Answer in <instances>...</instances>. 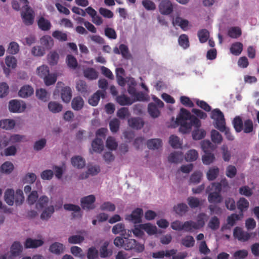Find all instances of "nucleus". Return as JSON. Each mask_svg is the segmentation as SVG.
I'll return each instance as SVG.
<instances>
[{"mask_svg": "<svg viewBox=\"0 0 259 259\" xmlns=\"http://www.w3.org/2000/svg\"><path fill=\"white\" fill-rule=\"evenodd\" d=\"M211 118L215 120V127L220 131L225 130V119L223 112L219 109H215L211 112Z\"/></svg>", "mask_w": 259, "mask_h": 259, "instance_id": "obj_1", "label": "nucleus"}, {"mask_svg": "<svg viewBox=\"0 0 259 259\" xmlns=\"http://www.w3.org/2000/svg\"><path fill=\"white\" fill-rule=\"evenodd\" d=\"M124 243L123 248L126 250H135L137 252H141L144 249L143 245L137 243L136 240L134 239H128L125 236Z\"/></svg>", "mask_w": 259, "mask_h": 259, "instance_id": "obj_2", "label": "nucleus"}, {"mask_svg": "<svg viewBox=\"0 0 259 259\" xmlns=\"http://www.w3.org/2000/svg\"><path fill=\"white\" fill-rule=\"evenodd\" d=\"M21 17L25 25L27 26L31 25L34 23V11L30 7H26L21 12Z\"/></svg>", "mask_w": 259, "mask_h": 259, "instance_id": "obj_3", "label": "nucleus"}, {"mask_svg": "<svg viewBox=\"0 0 259 259\" xmlns=\"http://www.w3.org/2000/svg\"><path fill=\"white\" fill-rule=\"evenodd\" d=\"M96 200L94 195H90L82 198L80 200V203L83 209L90 210L95 208L94 203Z\"/></svg>", "mask_w": 259, "mask_h": 259, "instance_id": "obj_4", "label": "nucleus"}, {"mask_svg": "<svg viewBox=\"0 0 259 259\" xmlns=\"http://www.w3.org/2000/svg\"><path fill=\"white\" fill-rule=\"evenodd\" d=\"M251 235L252 233L244 231L239 227H235L233 232L234 237L237 238L239 241L242 242L248 240L250 238Z\"/></svg>", "mask_w": 259, "mask_h": 259, "instance_id": "obj_5", "label": "nucleus"}, {"mask_svg": "<svg viewBox=\"0 0 259 259\" xmlns=\"http://www.w3.org/2000/svg\"><path fill=\"white\" fill-rule=\"evenodd\" d=\"M143 211L142 208H137L133 211L131 214L125 217V220L134 224L140 223L141 222V217Z\"/></svg>", "mask_w": 259, "mask_h": 259, "instance_id": "obj_6", "label": "nucleus"}, {"mask_svg": "<svg viewBox=\"0 0 259 259\" xmlns=\"http://www.w3.org/2000/svg\"><path fill=\"white\" fill-rule=\"evenodd\" d=\"M159 9L162 14L169 15L173 11V6L169 1L164 0L160 3Z\"/></svg>", "mask_w": 259, "mask_h": 259, "instance_id": "obj_7", "label": "nucleus"}, {"mask_svg": "<svg viewBox=\"0 0 259 259\" xmlns=\"http://www.w3.org/2000/svg\"><path fill=\"white\" fill-rule=\"evenodd\" d=\"M25 104H21V103L16 100H12L10 101L9 104V108L12 112H21L25 109Z\"/></svg>", "mask_w": 259, "mask_h": 259, "instance_id": "obj_8", "label": "nucleus"}, {"mask_svg": "<svg viewBox=\"0 0 259 259\" xmlns=\"http://www.w3.org/2000/svg\"><path fill=\"white\" fill-rule=\"evenodd\" d=\"M109 242L108 241L104 242L99 248L100 256L102 258H106L112 255L113 251L112 248H109Z\"/></svg>", "mask_w": 259, "mask_h": 259, "instance_id": "obj_9", "label": "nucleus"}, {"mask_svg": "<svg viewBox=\"0 0 259 259\" xmlns=\"http://www.w3.org/2000/svg\"><path fill=\"white\" fill-rule=\"evenodd\" d=\"M106 93L105 91H97L89 98L88 101L89 104L93 106H97L101 97L105 98Z\"/></svg>", "mask_w": 259, "mask_h": 259, "instance_id": "obj_10", "label": "nucleus"}, {"mask_svg": "<svg viewBox=\"0 0 259 259\" xmlns=\"http://www.w3.org/2000/svg\"><path fill=\"white\" fill-rule=\"evenodd\" d=\"M44 241L42 239H33L31 238H27L24 246L26 248H36L42 246Z\"/></svg>", "mask_w": 259, "mask_h": 259, "instance_id": "obj_11", "label": "nucleus"}, {"mask_svg": "<svg viewBox=\"0 0 259 259\" xmlns=\"http://www.w3.org/2000/svg\"><path fill=\"white\" fill-rule=\"evenodd\" d=\"M128 124L133 128L140 130L143 127L144 122L140 117H133L128 120Z\"/></svg>", "mask_w": 259, "mask_h": 259, "instance_id": "obj_12", "label": "nucleus"}, {"mask_svg": "<svg viewBox=\"0 0 259 259\" xmlns=\"http://www.w3.org/2000/svg\"><path fill=\"white\" fill-rule=\"evenodd\" d=\"M61 97L63 102L69 103L72 98V91L69 87H65L61 89Z\"/></svg>", "mask_w": 259, "mask_h": 259, "instance_id": "obj_13", "label": "nucleus"}, {"mask_svg": "<svg viewBox=\"0 0 259 259\" xmlns=\"http://www.w3.org/2000/svg\"><path fill=\"white\" fill-rule=\"evenodd\" d=\"M34 92L33 88L29 85L23 86L18 92V95L22 98H27L31 96Z\"/></svg>", "mask_w": 259, "mask_h": 259, "instance_id": "obj_14", "label": "nucleus"}, {"mask_svg": "<svg viewBox=\"0 0 259 259\" xmlns=\"http://www.w3.org/2000/svg\"><path fill=\"white\" fill-rule=\"evenodd\" d=\"M64 246L63 244L55 242L52 243L49 248V251L52 253L59 255L63 252Z\"/></svg>", "mask_w": 259, "mask_h": 259, "instance_id": "obj_15", "label": "nucleus"}, {"mask_svg": "<svg viewBox=\"0 0 259 259\" xmlns=\"http://www.w3.org/2000/svg\"><path fill=\"white\" fill-rule=\"evenodd\" d=\"M15 192L12 189H8L5 192L4 199L5 202L10 206L14 203Z\"/></svg>", "mask_w": 259, "mask_h": 259, "instance_id": "obj_16", "label": "nucleus"}, {"mask_svg": "<svg viewBox=\"0 0 259 259\" xmlns=\"http://www.w3.org/2000/svg\"><path fill=\"white\" fill-rule=\"evenodd\" d=\"M223 197L218 192H210L208 195V201L210 203L218 204L223 201Z\"/></svg>", "mask_w": 259, "mask_h": 259, "instance_id": "obj_17", "label": "nucleus"}, {"mask_svg": "<svg viewBox=\"0 0 259 259\" xmlns=\"http://www.w3.org/2000/svg\"><path fill=\"white\" fill-rule=\"evenodd\" d=\"M84 105L83 99L80 97H76L73 99L71 102V106L73 110L79 111L81 110Z\"/></svg>", "mask_w": 259, "mask_h": 259, "instance_id": "obj_18", "label": "nucleus"}, {"mask_svg": "<svg viewBox=\"0 0 259 259\" xmlns=\"http://www.w3.org/2000/svg\"><path fill=\"white\" fill-rule=\"evenodd\" d=\"M192 115H191V113L188 110L184 108H182L180 109L179 117L176 118V122L181 123V121L189 120Z\"/></svg>", "mask_w": 259, "mask_h": 259, "instance_id": "obj_19", "label": "nucleus"}, {"mask_svg": "<svg viewBox=\"0 0 259 259\" xmlns=\"http://www.w3.org/2000/svg\"><path fill=\"white\" fill-rule=\"evenodd\" d=\"M183 155L182 152H174L171 153L168 157V160L170 163H177L182 161Z\"/></svg>", "mask_w": 259, "mask_h": 259, "instance_id": "obj_20", "label": "nucleus"}, {"mask_svg": "<svg viewBox=\"0 0 259 259\" xmlns=\"http://www.w3.org/2000/svg\"><path fill=\"white\" fill-rule=\"evenodd\" d=\"M220 173L219 168L216 166H212L209 168L206 172V177L209 181L214 180L219 176Z\"/></svg>", "mask_w": 259, "mask_h": 259, "instance_id": "obj_21", "label": "nucleus"}, {"mask_svg": "<svg viewBox=\"0 0 259 259\" xmlns=\"http://www.w3.org/2000/svg\"><path fill=\"white\" fill-rule=\"evenodd\" d=\"M38 27L43 31H48L51 27L50 22L43 17H40L37 21Z\"/></svg>", "mask_w": 259, "mask_h": 259, "instance_id": "obj_22", "label": "nucleus"}, {"mask_svg": "<svg viewBox=\"0 0 259 259\" xmlns=\"http://www.w3.org/2000/svg\"><path fill=\"white\" fill-rule=\"evenodd\" d=\"M55 211V208L53 205H50L46 207L42 211L40 218L42 220H48Z\"/></svg>", "mask_w": 259, "mask_h": 259, "instance_id": "obj_23", "label": "nucleus"}, {"mask_svg": "<svg viewBox=\"0 0 259 259\" xmlns=\"http://www.w3.org/2000/svg\"><path fill=\"white\" fill-rule=\"evenodd\" d=\"M115 100L121 106L130 105L133 103L130 98L125 95L117 96Z\"/></svg>", "mask_w": 259, "mask_h": 259, "instance_id": "obj_24", "label": "nucleus"}, {"mask_svg": "<svg viewBox=\"0 0 259 259\" xmlns=\"http://www.w3.org/2000/svg\"><path fill=\"white\" fill-rule=\"evenodd\" d=\"M183 227V230L187 232H192L194 230L198 229V226L196 223L192 221L185 222Z\"/></svg>", "mask_w": 259, "mask_h": 259, "instance_id": "obj_25", "label": "nucleus"}, {"mask_svg": "<svg viewBox=\"0 0 259 259\" xmlns=\"http://www.w3.org/2000/svg\"><path fill=\"white\" fill-rule=\"evenodd\" d=\"M188 207L185 203H179L174 207V210L180 216H183L188 211Z\"/></svg>", "mask_w": 259, "mask_h": 259, "instance_id": "obj_26", "label": "nucleus"}, {"mask_svg": "<svg viewBox=\"0 0 259 259\" xmlns=\"http://www.w3.org/2000/svg\"><path fill=\"white\" fill-rule=\"evenodd\" d=\"M93 150L98 153H101L104 148L103 142L102 139L96 138L92 143Z\"/></svg>", "mask_w": 259, "mask_h": 259, "instance_id": "obj_27", "label": "nucleus"}, {"mask_svg": "<svg viewBox=\"0 0 259 259\" xmlns=\"http://www.w3.org/2000/svg\"><path fill=\"white\" fill-rule=\"evenodd\" d=\"M140 227L150 235H154L157 233V227L150 223L141 224Z\"/></svg>", "mask_w": 259, "mask_h": 259, "instance_id": "obj_28", "label": "nucleus"}, {"mask_svg": "<svg viewBox=\"0 0 259 259\" xmlns=\"http://www.w3.org/2000/svg\"><path fill=\"white\" fill-rule=\"evenodd\" d=\"M148 111L150 115L154 118L158 117L160 114V112L158 109L157 106L153 103H150L149 104Z\"/></svg>", "mask_w": 259, "mask_h": 259, "instance_id": "obj_29", "label": "nucleus"}, {"mask_svg": "<svg viewBox=\"0 0 259 259\" xmlns=\"http://www.w3.org/2000/svg\"><path fill=\"white\" fill-rule=\"evenodd\" d=\"M230 50L232 54L238 56L242 51L243 45L240 42H236L231 45Z\"/></svg>", "mask_w": 259, "mask_h": 259, "instance_id": "obj_30", "label": "nucleus"}, {"mask_svg": "<svg viewBox=\"0 0 259 259\" xmlns=\"http://www.w3.org/2000/svg\"><path fill=\"white\" fill-rule=\"evenodd\" d=\"M83 74L86 78L90 80L96 79L98 76V72L93 68H88L84 70Z\"/></svg>", "mask_w": 259, "mask_h": 259, "instance_id": "obj_31", "label": "nucleus"}, {"mask_svg": "<svg viewBox=\"0 0 259 259\" xmlns=\"http://www.w3.org/2000/svg\"><path fill=\"white\" fill-rule=\"evenodd\" d=\"M147 145L150 149H158L162 146V141L160 139H153L148 140Z\"/></svg>", "mask_w": 259, "mask_h": 259, "instance_id": "obj_32", "label": "nucleus"}, {"mask_svg": "<svg viewBox=\"0 0 259 259\" xmlns=\"http://www.w3.org/2000/svg\"><path fill=\"white\" fill-rule=\"evenodd\" d=\"M48 108L52 113H57L62 111L63 106L57 102L51 101L48 104Z\"/></svg>", "mask_w": 259, "mask_h": 259, "instance_id": "obj_33", "label": "nucleus"}, {"mask_svg": "<svg viewBox=\"0 0 259 259\" xmlns=\"http://www.w3.org/2000/svg\"><path fill=\"white\" fill-rule=\"evenodd\" d=\"M249 202L244 198L241 197L237 202V206L242 215L243 212L249 207Z\"/></svg>", "mask_w": 259, "mask_h": 259, "instance_id": "obj_34", "label": "nucleus"}, {"mask_svg": "<svg viewBox=\"0 0 259 259\" xmlns=\"http://www.w3.org/2000/svg\"><path fill=\"white\" fill-rule=\"evenodd\" d=\"M71 163L78 168H82L85 166V160L80 156H77L71 158Z\"/></svg>", "mask_w": 259, "mask_h": 259, "instance_id": "obj_35", "label": "nucleus"}, {"mask_svg": "<svg viewBox=\"0 0 259 259\" xmlns=\"http://www.w3.org/2000/svg\"><path fill=\"white\" fill-rule=\"evenodd\" d=\"M15 122L13 119H5L0 121V127L6 130H11L14 127Z\"/></svg>", "mask_w": 259, "mask_h": 259, "instance_id": "obj_36", "label": "nucleus"}, {"mask_svg": "<svg viewBox=\"0 0 259 259\" xmlns=\"http://www.w3.org/2000/svg\"><path fill=\"white\" fill-rule=\"evenodd\" d=\"M233 125L235 131L239 133L243 130V123L241 118L238 116H236L233 120Z\"/></svg>", "mask_w": 259, "mask_h": 259, "instance_id": "obj_37", "label": "nucleus"}, {"mask_svg": "<svg viewBox=\"0 0 259 259\" xmlns=\"http://www.w3.org/2000/svg\"><path fill=\"white\" fill-rule=\"evenodd\" d=\"M66 62L68 67L73 69H75L78 66V62L76 58L72 55H68L66 56Z\"/></svg>", "mask_w": 259, "mask_h": 259, "instance_id": "obj_38", "label": "nucleus"}, {"mask_svg": "<svg viewBox=\"0 0 259 259\" xmlns=\"http://www.w3.org/2000/svg\"><path fill=\"white\" fill-rule=\"evenodd\" d=\"M197 36L199 38V41L201 43H204L208 39L209 32L207 29H202L198 31Z\"/></svg>", "mask_w": 259, "mask_h": 259, "instance_id": "obj_39", "label": "nucleus"}, {"mask_svg": "<svg viewBox=\"0 0 259 259\" xmlns=\"http://www.w3.org/2000/svg\"><path fill=\"white\" fill-rule=\"evenodd\" d=\"M210 152H204L205 154L202 157L203 163L205 165H209L215 160L214 154Z\"/></svg>", "mask_w": 259, "mask_h": 259, "instance_id": "obj_40", "label": "nucleus"}, {"mask_svg": "<svg viewBox=\"0 0 259 259\" xmlns=\"http://www.w3.org/2000/svg\"><path fill=\"white\" fill-rule=\"evenodd\" d=\"M76 88L83 96L88 93V85L83 80H79L78 81L76 82Z\"/></svg>", "mask_w": 259, "mask_h": 259, "instance_id": "obj_41", "label": "nucleus"}, {"mask_svg": "<svg viewBox=\"0 0 259 259\" xmlns=\"http://www.w3.org/2000/svg\"><path fill=\"white\" fill-rule=\"evenodd\" d=\"M22 246L19 242H14L11 247V252L13 256H18L22 251Z\"/></svg>", "mask_w": 259, "mask_h": 259, "instance_id": "obj_42", "label": "nucleus"}, {"mask_svg": "<svg viewBox=\"0 0 259 259\" xmlns=\"http://www.w3.org/2000/svg\"><path fill=\"white\" fill-rule=\"evenodd\" d=\"M112 232L114 234L120 233L122 236H125L126 230L124 224L122 223H118L114 226L112 229Z\"/></svg>", "mask_w": 259, "mask_h": 259, "instance_id": "obj_43", "label": "nucleus"}, {"mask_svg": "<svg viewBox=\"0 0 259 259\" xmlns=\"http://www.w3.org/2000/svg\"><path fill=\"white\" fill-rule=\"evenodd\" d=\"M241 30L238 27H232L228 31V35L231 38H237L241 36Z\"/></svg>", "mask_w": 259, "mask_h": 259, "instance_id": "obj_44", "label": "nucleus"}, {"mask_svg": "<svg viewBox=\"0 0 259 259\" xmlns=\"http://www.w3.org/2000/svg\"><path fill=\"white\" fill-rule=\"evenodd\" d=\"M178 42L179 45L184 49H187L190 46L188 36L185 34H181L179 36Z\"/></svg>", "mask_w": 259, "mask_h": 259, "instance_id": "obj_45", "label": "nucleus"}, {"mask_svg": "<svg viewBox=\"0 0 259 259\" xmlns=\"http://www.w3.org/2000/svg\"><path fill=\"white\" fill-rule=\"evenodd\" d=\"M57 78V76L55 73H50L46 75V77L43 78L45 84L47 86L54 84Z\"/></svg>", "mask_w": 259, "mask_h": 259, "instance_id": "obj_46", "label": "nucleus"}, {"mask_svg": "<svg viewBox=\"0 0 259 259\" xmlns=\"http://www.w3.org/2000/svg\"><path fill=\"white\" fill-rule=\"evenodd\" d=\"M49 202V199L47 196H41L39 197L36 202V207L40 209L46 208V207L48 205Z\"/></svg>", "mask_w": 259, "mask_h": 259, "instance_id": "obj_47", "label": "nucleus"}, {"mask_svg": "<svg viewBox=\"0 0 259 259\" xmlns=\"http://www.w3.org/2000/svg\"><path fill=\"white\" fill-rule=\"evenodd\" d=\"M36 96L40 100L46 102L49 99L48 93L45 89H40L36 91Z\"/></svg>", "mask_w": 259, "mask_h": 259, "instance_id": "obj_48", "label": "nucleus"}, {"mask_svg": "<svg viewBox=\"0 0 259 259\" xmlns=\"http://www.w3.org/2000/svg\"><path fill=\"white\" fill-rule=\"evenodd\" d=\"M119 49L120 51V54L123 58L128 60L132 58V55L127 46L124 44H121L119 45Z\"/></svg>", "mask_w": 259, "mask_h": 259, "instance_id": "obj_49", "label": "nucleus"}, {"mask_svg": "<svg viewBox=\"0 0 259 259\" xmlns=\"http://www.w3.org/2000/svg\"><path fill=\"white\" fill-rule=\"evenodd\" d=\"M24 201V197L22 190L18 189L15 194L14 201L16 205H20Z\"/></svg>", "mask_w": 259, "mask_h": 259, "instance_id": "obj_50", "label": "nucleus"}, {"mask_svg": "<svg viewBox=\"0 0 259 259\" xmlns=\"http://www.w3.org/2000/svg\"><path fill=\"white\" fill-rule=\"evenodd\" d=\"M193 139L195 140H199L205 136L206 132L203 130L199 128L194 130L192 133Z\"/></svg>", "mask_w": 259, "mask_h": 259, "instance_id": "obj_51", "label": "nucleus"}, {"mask_svg": "<svg viewBox=\"0 0 259 259\" xmlns=\"http://www.w3.org/2000/svg\"><path fill=\"white\" fill-rule=\"evenodd\" d=\"M198 157L197 151L194 149L189 150L186 156L185 159L187 161H194L196 160Z\"/></svg>", "mask_w": 259, "mask_h": 259, "instance_id": "obj_52", "label": "nucleus"}, {"mask_svg": "<svg viewBox=\"0 0 259 259\" xmlns=\"http://www.w3.org/2000/svg\"><path fill=\"white\" fill-rule=\"evenodd\" d=\"M243 130L244 133L245 134H249L253 131V124L252 120L248 119L244 121Z\"/></svg>", "mask_w": 259, "mask_h": 259, "instance_id": "obj_53", "label": "nucleus"}, {"mask_svg": "<svg viewBox=\"0 0 259 259\" xmlns=\"http://www.w3.org/2000/svg\"><path fill=\"white\" fill-rule=\"evenodd\" d=\"M5 63L8 67L14 69L17 66V60L14 56H7L5 58Z\"/></svg>", "mask_w": 259, "mask_h": 259, "instance_id": "obj_54", "label": "nucleus"}, {"mask_svg": "<svg viewBox=\"0 0 259 259\" xmlns=\"http://www.w3.org/2000/svg\"><path fill=\"white\" fill-rule=\"evenodd\" d=\"M182 244L187 247H192L195 244V240L192 236L187 235L182 239Z\"/></svg>", "mask_w": 259, "mask_h": 259, "instance_id": "obj_55", "label": "nucleus"}, {"mask_svg": "<svg viewBox=\"0 0 259 259\" xmlns=\"http://www.w3.org/2000/svg\"><path fill=\"white\" fill-rule=\"evenodd\" d=\"M220 220L216 216L212 217L209 221L208 226L212 230H216L220 227Z\"/></svg>", "mask_w": 259, "mask_h": 259, "instance_id": "obj_56", "label": "nucleus"}, {"mask_svg": "<svg viewBox=\"0 0 259 259\" xmlns=\"http://www.w3.org/2000/svg\"><path fill=\"white\" fill-rule=\"evenodd\" d=\"M14 169L13 163L9 161H6L1 166V171L6 174L11 173Z\"/></svg>", "mask_w": 259, "mask_h": 259, "instance_id": "obj_57", "label": "nucleus"}, {"mask_svg": "<svg viewBox=\"0 0 259 259\" xmlns=\"http://www.w3.org/2000/svg\"><path fill=\"white\" fill-rule=\"evenodd\" d=\"M211 139L212 141L216 144H220L223 140L222 135L215 130H212L211 132Z\"/></svg>", "mask_w": 259, "mask_h": 259, "instance_id": "obj_58", "label": "nucleus"}, {"mask_svg": "<svg viewBox=\"0 0 259 259\" xmlns=\"http://www.w3.org/2000/svg\"><path fill=\"white\" fill-rule=\"evenodd\" d=\"M130 116V113L127 108L122 107L117 112V116L121 119H124Z\"/></svg>", "mask_w": 259, "mask_h": 259, "instance_id": "obj_59", "label": "nucleus"}, {"mask_svg": "<svg viewBox=\"0 0 259 259\" xmlns=\"http://www.w3.org/2000/svg\"><path fill=\"white\" fill-rule=\"evenodd\" d=\"M174 23L179 26L183 30H185L188 25L189 22L188 20L183 19L180 17H177Z\"/></svg>", "mask_w": 259, "mask_h": 259, "instance_id": "obj_60", "label": "nucleus"}, {"mask_svg": "<svg viewBox=\"0 0 259 259\" xmlns=\"http://www.w3.org/2000/svg\"><path fill=\"white\" fill-rule=\"evenodd\" d=\"M187 202L190 207L192 208H197L201 204L199 199L194 197H189L187 198Z\"/></svg>", "mask_w": 259, "mask_h": 259, "instance_id": "obj_61", "label": "nucleus"}, {"mask_svg": "<svg viewBox=\"0 0 259 259\" xmlns=\"http://www.w3.org/2000/svg\"><path fill=\"white\" fill-rule=\"evenodd\" d=\"M237 168L232 165H229L226 167V175L227 177L232 179L235 177L237 174Z\"/></svg>", "mask_w": 259, "mask_h": 259, "instance_id": "obj_62", "label": "nucleus"}, {"mask_svg": "<svg viewBox=\"0 0 259 259\" xmlns=\"http://www.w3.org/2000/svg\"><path fill=\"white\" fill-rule=\"evenodd\" d=\"M120 125V121L117 118H114L109 122V127L110 131L115 133L119 130Z\"/></svg>", "mask_w": 259, "mask_h": 259, "instance_id": "obj_63", "label": "nucleus"}, {"mask_svg": "<svg viewBox=\"0 0 259 259\" xmlns=\"http://www.w3.org/2000/svg\"><path fill=\"white\" fill-rule=\"evenodd\" d=\"M37 71L38 75L42 78L46 77V75H48L50 72L49 68L47 65H42L38 67Z\"/></svg>", "mask_w": 259, "mask_h": 259, "instance_id": "obj_64", "label": "nucleus"}]
</instances>
